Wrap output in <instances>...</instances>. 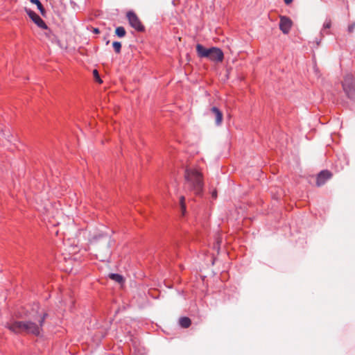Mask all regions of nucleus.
Segmentation results:
<instances>
[{
    "mask_svg": "<svg viewBox=\"0 0 355 355\" xmlns=\"http://www.w3.org/2000/svg\"><path fill=\"white\" fill-rule=\"evenodd\" d=\"M48 316L46 313L37 314L34 319L26 321L10 320L6 327L15 334L26 333L39 336L42 330V326Z\"/></svg>",
    "mask_w": 355,
    "mask_h": 355,
    "instance_id": "nucleus-1",
    "label": "nucleus"
},
{
    "mask_svg": "<svg viewBox=\"0 0 355 355\" xmlns=\"http://www.w3.org/2000/svg\"><path fill=\"white\" fill-rule=\"evenodd\" d=\"M185 187L196 195L202 191L203 182L202 174L196 169L187 168L185 171Z\"/></svg>",
    "mask_w": 355,
    "mask_h": 355,
    "instance_id": "nucleus-2",
    "label": "nucleus"
},
{
    "mask_svg": "<svg viewBox=\"0 0 355 355\" xmlns=\"http://www.w3.org/2000/svg\"><path fill=\"white\" fill-rule=\"evenodd\" d=\"M196 52L200 58H205L215 62H220L224 59L223 51L218 47L205 48L202 44L196 45Z\"/></svg>",
    "mask_w": 355,
    "mask_h": 355,
    "instance_id": "nucleus-3",
    "label": "nucleus"
},
{
    "mask_svg": "<svg viewBox=\"0 0 355 355\" xmlns=\"http://www.w3.org/2000/svg\"><path fill=\"white\" fill-rule=\"evenodd\" d=\"M343 89L348 98H355V80L352 74H347L342 83Z\"/></svg>",
    "mask_w": 355,
    "mask_h": 355,
    "instance_id": "nucleus-4",
    "label": "nucleus"
},
{
    "mask_svg": "<svg viewBox=\"0 0 355 355\" xmlns=\"http://www.w3.org/2000/svg\"><path fill=\"white\" fill-rule=\"evenodd\" d=\"M26 12L38 27L48 31L46 35L51 33L44 21L36 12L29 8H26Z\"/></svg>",
    "mask_w": 355,
    "mask_h": 355,
    "instance_id": "nucleus-5",
    "label": "nucleus"
},
{
    "mask_svg": "<svg viewBox=\"0 0 355 355\" xmlns=\"http://www.w3.org/2000/svg\"><path fill=\"white\" fill-rule=\"evenodd\" d=\"M126 17L131 27L137 31L141 32L144 31V26L142 25L139 17L133 11H128L126 14Z\"/></svg>",
    "mask_w": 355,
    "mask_h": 355,
    "instance_id": "nucleus-6",
    "label": "nucleus"
},
{
    "mask_svg": "<svg viewBox=\"0 0 355 355\" xmlns=\"http://www.w3.org/2000/svg\"><path fill=\"white\" fill-rule=\"evenodd\" d=\"M292 24V21L288 17H280L279 29L284 34H288L290 32Z\"/></svg>",
    "mask_w": 355,
    "mask_h": 355,
    "instance_id": "nucleus-7",
    "label": "nucleus"
},
{
    "mask_svg": "<svg viewBox=\"0 0 355 355\" xmlns=\"http://www.w3.org/2000/svg\"><path fill=\"white\" fill-rule=\"evenodd\" d=\"M332 174L328 170H324L320 171L316 178V185L321 187L325 184V182L331 178Z\"/></svg>",
    "mask_w": 355,
    "mask_h": 355,
    "instance_id": "nucleus-8",
    "label": "nucleus"
},
{
    "mask_svg": "<svg viewBox=\"0 0 355 355\" xmlns=\"http://www.w3.org/2000/svg\"><path fill=\"white\" fill-rule=\"evenodd\" d=\"M211 113L215 116V123L216 125H220L223 121V113L216 107H213L211 109Z\"/></svg>",
    "mask_w": 355,
    "mask_h": 355,
    "instance_id": "nucleus-9",
    "label": "nucleus"
},
{
    "mask_svg": "<svg viewBox=\"0 0 355 355\" xmlns=\"http://www.w3.org/2000/svg\"><path fill=\"white\" fill-rule=\"evenodd\" d=\"M179 323L182 327L188 328L191 324V320L188 317H182L180 318Z\"/></svg>",
    "mask_w": 355,
    "mask_h": 355,
    "instance_id": "nucleus-10",
    "label": "nucleus"
},
{
    "mask_svg": "<svg viewBox=\"0 0 355 355\" xmlns=\"http://www.w3.org/2000/svg\"><path fill=\"white\" fill-rule=\"evenodd\" d=\"M110 278L112 280L115 281L118 283H122L123 282V277L122 275L117 274V273H110L109 275Z\"/></svg>",
    "mask_w": 355,
    "mask_h": 355,
    "instance_id": "nucleus-11",
    "label": "nucleus"
},
{
    "mask_svg": "<svg viewBox=\"0 0 355 355\" xmlns=\"http://www.w3.org/2000/svg\"><path fill=\"white\" fill-rule=\"evenodd\" d=\"M31 3L35 4L38 8V10H40V13L44 16L45 15V13H46V10L44 8V6H42V3L39 1V0H30Z\"/></svg>",
    "mask_w": 355,
    "mask_h": 355,
    "instance_id": "nucleus-12",
    "label": "nucleus"
},
{
    "mask_svg": "<svg viewBox=\"0 0 355 355\" xmlns=\"http://www.w3.org/2000/svg\"><path fill=\"white\" fill-rule=\"evenodd\" d=\"M115 34L119 37H123L125 35L126 31L123 26H118V27H116V28L115 30Z\"/></svg>",
    "mask_w": 355,
    "mask_h": 355,
    "instance_id": "nucleus-13",
    "label": "nucleus"
},
{
    "mask_svg": "<svg viewBox=\"0 0 355 355\" xmlns=\"http://www.w3.org/2000/svg\"><path fill=\"white\" fill-rule=\"evenodd\" d=\"M112 46L115 53H119L121 51V43L120 42L115 41L112 43Z\"/></svg>",
    "mask_w": 355,
    "mask_h": 355,
    "instance_id": "nucleus-14",
    "label": "nucleus"
},
{
    "mask_svg": "<svg viewBox=\"0 0 355 355\" xmlns=\"http://www.w3.org/2000/svg\"><path fill=\"white\" fill-rule=\"evenodd\" d=\"M180 204L181 206L182 213L184 214V212L186 211V205H185V198L184 196L180 197Z\"/></svg>",
    "mask_w": 355,
    "mask_h": 355,
    "instance_id": "nucleus-15",
    "label": "nucleus"
},
{
    "mask_svg": "<svg viewBox=\"0 0 355 355\" xmlns=\"http://www.w3.org/2000/svg\"><path fill=\"white\" fill-rule=\"evenodd\" d=\"M331 26V21L330 19H326L323 24V29H329Z\"/></svg>",
    "mask_w": 355,
    "mask_h": 355,
    "instance_id": "nucleus-16",
    "label": "nucleus"
},
{
    "mask_svg": "<svg viewBox=\"0 0 355 355\" xmlns=\"http://www.w3.org/2000/svg\"><path fill=\"white\" fill-rule=\"evenodd\" d=\"M93 73H94L96 80L98 81V83H102V80L99 76L98 72L96 69L94 70Z\"/></svg>",
    "mask_w": 355,
    "mask_h": 355,
    "instance_id": "nucleus-17",
    "label": "nucleus"
},
{
    "mask_svg": "<svg viewBox=\"0 0 355 355\" xmlns=\"http://www.w3.org/2000/svg\"><path fill=\"white\" fill-rule=\"evenodd\" d=\"M355 29V21L348 26L347 31L349 33H352Z\"/></svg>",
    "mask_w": 355,
    "mask_h": 355,
    "instance_id": "nucleus-18",
    "label": "nucleus"
},
{
    "mask_svg": "<svg viewBox=\"0 0 355 355\" xmlns=\"http://www.w3.org/2000/svg\"><path fill=\"white\" fill-rule=\"evenodd\" d=\"M93 32L96 34L100 33L99 29L97 28H94Z\"/></svg>",
    "mask_w": 355,
    "mask_h": 355,
    "instance_id": "nucleus-19",
    "label": "nucleus"
},
{
    "mask_svg": "<svg viewBox=\"0 0 355 355\" xmlns=\"http://www.w3.org/2000/svg\"><path fill=\"white\" fill-rule=\"evenodd\" d=\"M284 1L286 4H289L293 1V0H284Z\"/></svg>",
    "mask_w": 355,
    "mask_h": 355,
    "instance_id": "nucleus-20",
    "label": "nucleus"
},
{
    "mask_svg": "<svg viewBox=\"0 0 355 355\" xmlns=\"http://www.w3.org/2000/svg\"><path fill=\"white\" fill-rule=\"evenodd\" d=\"M217 196L216 191H214L212 193V198H216Z\"/></svg>",
    "mask_w": 355,
    "mask_h": 355,
    "instance_id": "nucleus-21",
    "label": "nucleus"
},
{
    "mask_svg": "<svg viewBox=\"0 0 355 355\" xmlns=\"http://www.w3.org/2000/svg\"><path fill=\"white\" fill-rule=\"evenodd\" d=\"M109 43H110V41H109V40H107V41L106 42V44H108Z\"/></svg>",
    "mask_w": 355,
    "mask_h": 355,
    "instance_id": "nucleus-22",
    "label": "nucleus"
}]
</instances>
